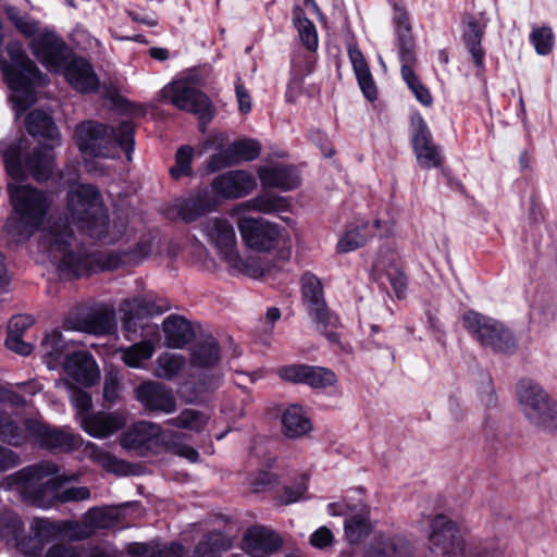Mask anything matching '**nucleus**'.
Returning a JSON list of instances; mask_svg holds the SVG:
<instances>
[{"label":"nucleus","instance_id":"20","mask_svg":"<svg viewBox=\"0 0 557 557\" xmlns=\"http://www.w3.org/2000/svg\"><path fill=\"white\" fill-rule=\"evenodd\" d=\"M257 186L255 177L242 170L218 175L211 183L213 193L223 199H239L249 195Z\"/></svg>","mask_w":557,"mask_h":557},{"label":"nucleus","instance_id":"37","mask_svg":"<svg viewBox=\"0 0 557 557\" xmlns=\"http://www.w3.org/2000/svg\"><path fill=\"white\" fill-rule=\"evenodd\" d=\"M233 545L231 537L220 531L205 534L194 548L193 557H220Z\"/></svg>","mask_w":557,"mask_h":557},{"label":"nucleus","instance_id":"33","mask_svg":"<svg viewBox=\"0 0 557 557\" xmlns=\"http://www.w3.org/2000/svg\"><path fill=\"white\" fill-rule=\"evenodd\" d=\"M115 327V313L109 308H98L77 320V330L90 334H110Z\"/></svg>","mask_w":557,"mask_h":557},{"label":"nucleus","instance_id":"29","mask_svg":"<svg viewBox=\"0 0 557 557\" xmlns=\"http://www.w3.org/2000/svg\"><path fill=\"white\" fill-rule=\"evenodd\" d=\"M258 176L263 187L290 190L300 185V177L292 165L262 166L258 170Z\"/></svg>","mask_w":557,"mask_h":557},{"label":"nucleus","instance_id":"5","mask_svg":"<svg viewBox=\"0 0 557 557\" xmlns=\"http://www.w3.org/2000/svg\"><path fill=\"white\" fill-rule=\"evenodd\" d=\"M0 69L4 79L12 90V102L20 116L35 101L34 87L48 83L36 64L26 55L18 41H12L7 47V55L0 53Z\"/></svg>","mask_w":557,"mask_h":557},{"label":"nucleus","instance_id":"23","mask_svg":"<svg viewBox=\"0 0 557 557\" xmlns=\"http://www.w3.org/2000/svg\"><path fill=\"white\" fill-rule=\"evenodd\" d=\"M282 544V539L274 531L264 527H253L245 532L242 548L250 557H270Z\"/></svg>","mask_w":557,"mask_h":557},{"label":"nucleus","instance_id":"21","mask_svg":"<svg viewBox=\"0 0 557 557\" xmlns=\"http://www.w3.org/2000/svg\"><path fill=\"white\" fill-rule=\"evenodd\" d=\"M261 147L252 139L239 140L231 144L224 150L213 154L208 161L209 172H216L239 161H251L258 158Z\"/></svg>","mask_w":557,"mask_h":557},{"label":"nucleus","instance_id":"59","mask_svg":"<svg viewBox=\"0 0 557 557\" xmlns=\"http://www.w3.org/2000/svg\"><path fill=\"white\" fill-rule=\"evenodd\" d=\"M22 335L17 333H8L5 339V346L9 350H12L22 356H28L33 351V345L22 339Z\"/></svg>","mask_w":557,"mask_h":557},{"label":"nucleus","instance_id":"13","mask_svg":"<svg viewBox=\"0 0 557 557\" xmlns=\"http://www.w3.org/2000/svg\"><path fill=\"white\" fill-rule=\"evenodd\" d=\"M237 227L246 246L256 251H270L284 238V230L278 224L262 218H239Z\"/></svg>","mask_w":557,"mask_h":557},{"label":"nucleus","instance_id":"54","mask_svg":"<svg viewBox=\"0 0 557 557\" xmlns=\"http://www.w3.org/2000/svg\"><path fill=\"white\" fill-rule=\"evenodd\" d=\"M193 154L194 150L190 146H182L178 148L175 154V164L170 169V174L173 178L178 180L191 173L190 163Z\"/></svg>","mask_w":557,"mask_h":557},{"label":"nucleus","instance_id":"43","mask_svg":"<svg viewBox=\"0 0 557 557\" xmlns=\"http://www.w3.org/2000/svg\"><path fill=\"white\" fill-rule=\"evenodd\" d=\"M209 422V416L196 409H184L176 417L168 419L165 423L170 426L188 430L190 432H202Z\"/></svg>","mask_w":557,"mask_h":557},{"label":"nucleus","instance_id":"8","mask_svg":"<svg viewBox=\"0 0 557 557\" xmlns=\"http://www.w3.org/2000/svg\"><path fill=\"white\" fill-rule=\"evenodd\" d=\"M467 331L483 346L498 354H513L518 342L503 323L475 311L463 314Z\"/></svg>","mask_w":557,"mask_h":557},{"label":"nucleus","instance_id":"25","mask_svg":"<svg viewBox=\"0 0 557 557\" xmlns=\"http://www.w3.org/2000/svg\"><path fill=\"white\" fill-rule=\"evenodd\" d=\"M60 533V528L49 519L35 518L29 533L20 542V550L28 556H38L45 545Z\"/></svg>","mask_w":557,"mask_h":557},{"label":"nucleus","instance_id":"35","mask_svg":"<svg viewBox=\"0 0 557 557\" xmlns=\"http://www.w3.org/2000/svg\"><path fill=\"white\" fill-rule=\"evenodd\" d=\"M26 131L34 137L47 138L57 144L60 143L59 131L52 117L41 110H33L25 120Z\"/></svg>","mask_w":557,"mask_h":557},{"label":"nucleus","instance_id":"44","mask_svg":"<svg viewBox=\"0 0 557 557\" xmlns=\"http://www.w3.org/2000/svg\"><path fill=\"white\" fill-rule=\"evenodd\" d=\"M186 366V358L174 352H162L156 359L154 375L164 380L174 379Z\"/></svg>","mask_w":557,"mask_h":557},{"label":"nucleus","instance_id":"18","mask_svg":"<svg viewBox=\"0 0 557 557\" xmlns=\"http://www.w3.org/2000/svg\"><path fill=\"white\" fill-rule=\"evenodd\" d=\"M164 432L159 424L140 421L121 435L120 444L127 450L145 455L156 445H163Z\"/></svg>","mask_w":557,"mask_h":557},{"label":"nucleus","instance_id":"57","mask_svg":"<svg viewBox=\"0 0 557 557\" xmlns=\"http://www.w3.org/2000/svg\"><path fill=\"white\" fill-rule=\"evenodd\" d=\"M307 475L301 474L300 481L296 484L295 487H285L283 494L278 498L280 504L288 505L299 500L304 493L307 491Z\"/></svg>","mask_w":557,"mask_h":557},{"label":"nucleus","instance_id":"50","mask_svg":"<svg viewBox=\"0 0 557 557\" xmlns=\"http://www.w3.org/2000/svg\"><path fill=\"white\" fill-rule=\"evenodd\" d=\"M371 531V523L367 516L355 515L345 522V534L349 543H358Z\"/></svg>","mask_w":557,"mask_h":557},{"label":"nucleus","instance_id":"46","mask_svg":"<svg viewBox=\"0 0 557 557\" xmlns=\"http://www.w3.org/2000/svg\"><path fill=\"white\" fill-rule=\"evenodd\" d=\"M67 348V343L63 338L62 334L54 330L48 333L41 342V350L47 360V364L50 369L55 367L58 359L63 355Z\"/></svg>","mask_w":557,"mask_h":557},{"label":"nucleus","instance_id":"41","mask_svg":"<svg viewBox=\"0 0 557 557\" xmlns=\"http://www.w3.org/2000/svg\"><path fill=\"white\" fill-rule=\"evenodd\" d=\"M25 536L21 517L12 510H3L0 513V537L8 544H13L20 550V542Z\"/></svg>","mask_w":557,"mask_h":557},{"label":"nucleus","instance_id":"49","mask_svg":"<svg viewBox=\"0 0 557 557\" xmlns=\"http://www.w3.org/2000/svg\"><path fill=\"white\" fill-rule=\"evenodd\" d=\"M180 434L175 432L165 431L163 434V446L165 449L174 455L184 457L189 461H198L199 453L191 446L180 443Z\"/></svg>","mask_w":557,"mask_h":557},{"label":"nucleus","instance_id":"16","mask_svg":"<svg viewBox=\"0 0 557 557\" xmlns=\"http://www.w3.org/2000/svg\"><path fill=\"white\" fill-rule=\"evenodd\" d=\"M276 373L283 381L294 384H307L312 388L333 386L337 381L335 373L330 369L308 364L280 367Z\"/></svg>","mask_w":557,"mask_h":557},{"label":"nucleus","instance_id":"51","mask_svg":"<svg viewBox=\"0 0 557 557\" xmlns=\"http://www.w3.org/2000/svg\"><path fill=\"white\" fill-rule=\"evenodd\" d=\"M55 387H63L69 391H72V403L74 407L77 409L81 419L83 416L88 414L87 412L91 408V397L87 392L82 389H77L73 387V384L67 379H59L54 382Z\"/></svg>","mask_w":557,"mask_h":557},{"label":"nucleus","instance_id":"2","mask_svg":"<svg viewBox=\"0 0 557 557\" xmlns=\"http://www.w3.org/2000/svg\"><path fill=\"white\" fill-rule=\"evenodd\" d=\"M58 472L59 467L54 462L40 461L2 478L0 488H15L24 502L42 509H48L55 503L83 502L90 498V490L87 486L62 490V478H54Z\"/></svg>","mask_w":557,"mask_h":557},{"label":"nucleus","instance_id":"45","mask_svg":"<svg viewBox=\"0 0 557 557\" xmlns=\"http://www.w3.org/2000/svg\"><path fill=\"white\" fill-rule=\"evenodd\" d=\"M3 10L9 21L22 35H50L47 32H42L39 22L32 16L27 14L22 15L17 8L7 4L3 7Z\"/></svg>","mask_w":557,"mask_h":557},{"label":"nucleus","instance_id":"27","mask_svg":"<svg viewBox=\"0 0 557 557\" xmlns=\"http://www.w3.org/2000/svg\"><path fill=\"white\" fill-rule=\"evenodd\" d=\"M413 545L403 536L379 535L373 539L362 557H412Z\"/></svg>","mask_w":557,"mask_h":557},{"label":"nucleus","instance_id":"15","mask_svg":"<svg viewBox=\"0 0 557 557\" xmlns=\"http://www.w3.org/2000/svg\"><path fill=\"white\" fill-rule=\"evenodd\" d=\"M201 232L225 262L235 260V252L238 250L237 237L227 219L209 218L201 223Z\"/></svg>","mask_w":557,"mask_h":557},{"label":"nucleus","instance_id":"32","mask_svg":"<svg viewBox=\"0 0 557 557\" xmlns=\"http://www.w3.org/2000/svg\"><path fill=\"white\" fill-rule=\"evenodd\" d=\"M221 359V349L218 341L211 336H205L197 341L190 350V366L199 369H212Z\"/></svg>","mask_w":557,"mask_h":557},{"label":"nucleus","instance_id":"62","mask_svg":"<svg viewBox=\"0 0 557 557\" xmlns=\"http://www.w3.org/2000/svg\"><path fill=\"white\" fill-rule=\"evenodd\" d=\"M20 463V456L15 451L0 445V473L12 469Z\"/></svg>","mask_w":557,"mask_h":557},{"label":"nucleus","instance_id":"36","mask_svg":"<svg viewBox=\"0 0 557 557\" xmlns=\"http://www.w3.org/2000/svg\"><path fill=\"white\" fill-rule=\"evenodd\" d=\"M126 230L127 223L124 219L119 218L110 223L106 213L97 224L90 226L88 235L104 244H114L123 238Z\"/></svg>","mask_w":557,"mask_h":557},{"label":"nucleus","instance_id":"52","mask_svg":"<svg viewBox=\"0 0 557 557\" xmlns=\"http://www.w3.org/2000/svg\"><path fill=\"white\" fill-rule=\"evenodd\" d=\"M257 212L264 214H272L280 211H285L288 208L286 198L278 196L271 191H265L256 196Z\"/></svg>","mask_w":557,"mask_h":557},{"label":"nucleus","instance_id":"47","mask_svg":"<svg viewBox=\"0 0 557 557\" xmlns=\"http://www.w3.org/2000/svg\"><path fill=\"white\" fill-rule=\"evenodd\" d=\"M226 262L232 269L252 278L262 277L269 271L268 263L261 258L250 257L243 260L238 250L235 252V260Z\"/></svg>","mask_w":557,"mask_h":557},{"label":"nucleus","instance_id":"6","mask_svg":"<svg viewBox=\"0 0 557 557\" xmlns=\"http://www.w3.org/2000/svg\"><path fill=\"white\" fill-rule=\"evenodd\" d=\"M134 132L135 126L131 121L122 122L117 132L112 126L96 121H84L76 125L74 137L79 151L85 154L115 158L119 156V148H122L131 160L135 145Z\"/></svg>","mask_w":557,"mask_h":557},{"label":"nucleus","instance_id":"1","mask_svg":"<svg viewBox=\"0 0 557 557\" xmlns=\"http://www.w3.org/2000/svg\"><path fill=\"white\" fill-rule=\"evenodd\" d=\"M75 240L73 230L64 221H58L44 230L39 247L57 263L61 277L77 278L101 271L115 270L122 265H137L147 258L158 255L160 236L147 233L127 249L103 253H74L70 250Z\"/></svg>","mask_w":557,"mask_h":557},{"label":"nucleus","instance_id":"4","mask_svg":"<svg viewBox=\"0 0 557 557\" xmlns=\"http://www.w3.org/2000/svg\"><path fill=\"white\" fill-rule=\"evenodd\" d=\"M13 208L4 231L16 243L28 240L42 226L51 206L49 196L29 185L7 186Z\"/></svg>","mask_w":557,"mask_h":557},{"label":"nucleus","instance_id":"19","mask_svg":"<svg viewBox=\"0 0 557 557\" xmlns=\"http://www.w3.org/2000/svg\"><path fill=\"white\" fill-rule=\"evenodd\" d=\"M136 399L149 411L165 414L176 410V398L173 391L166 385L148 381L135 388Z\"/></svg>","mask_w":557,"mask_h":557},{"label":"nucleus","instance_id":"17","mask_svg":"<svg viewBox=\"0 0 557 557\" xmlns=\"http://www.w3.org/2000/svg\"><path fill=\"white\" fill-rule=\"evenodd\" d=\"M412 148L418 164L423 169L438 168L443 163L440 148L433 143L432 134L421 115L411 121Z\"/></svg>","mask_w":557,"mask_h":557},{"label":"nucleus","instance_id":"3","mask_svg":"<svg viewBox=\"0 0 557 557\" xmlns=\"http://www.w3.org/2000/svg\"><path fill=\"white\" fill-rule=\"evenodd\" d=\"M30 48L49 70L62 69L66 82L78 92L91 94L100 88V79L92 65L86 59L74 55L60 37H33Z\"/></svg>","mask_w":557,"mask_h":557},{"label":"nucleus","instance_id":"55","mask_svg":"<svg viewBox=\"0 0 557 557\" xmlns=\"http://www.w3.org/2000/svg\"><path fill=\"white\" fill-rule=\"evenodd\" d=\"M87 523L96 529H109L116 522L115 513L108 508L95 507L86 512Z\"/></svg>","mask_w":557,"mask_h":557},{"label":"nucleus","instance_id":"60","mask_svg":"<svg viewBox=\"0 0 557 557\" xmlns=\"http://www.w3.org/2000/svg\"><path fill=\"white\" fill-rule=\"evenodd\" d=\"M277 484V476L274 473L262 471L252 480L251 486L255 492H262Z\"/></svg>","mask_w":557,"mask_h":557},{"label":"nucleus","instance_id":"9","mask_svg":"<svg viewBox=\"0 0 557 557\" xmlns=\"http://www.w3.org/2000/svg\"><path fill=\"white\" fill-rule=\"evenodd\" d=\"M428 546L432 554L442 557H462L469 537L460 525L444 513L428 518Z\"/></svg>","mask_w":557,"mask_h":557},{"label":"nucleus","instance_id":"40","mask_svg":"<svg viewBox=\"0 0 557 557\" xmlns=\"http://www.w3.org/2000/svg\"><path fill=\"white\" fill-rule=\"evenodd\" d=\"M156 351V345L151 339H145L128 347L119 348L121 360L129 368L139 369Z\"/></svg>","mask_w":557,"mask_h":557},{"label":"nucleus","instance_id":"31","mask_svg":"<svg viewBox=\"0 0 557 557\" xmlns=\"http://www.w3.org/2000/svg\"><path fill=\"white\" fill-rule=\"evenodd\" d=\"M218 200L208 190H198L178 205V214L186 222H193L198 218L215 210Z\"/></svg>","mask_w":557,"mask_h":557},{"label":"nucleus","instance_id":"28","mask_svg":"<svg viewBox=\"0 0 557 557\" xmlns=\"http://www.w3.org/2000/svg\"><path fill=\"white\" fill-rule=\"evenodd\" d=\"M162 331L164 334V346L173 349H183L196 336L191 323L178 314L166 317L162 323Z\"/></svg>","mask_w":557,"mask_h":557},{"label":"nucleus","instance_id":"24","mask_svg":"<svg viewBox=\"0 0 557 557\" xmlns=\"http://www.w3.org/2000/svg\"><path fill=\"white\" fill-rule=\"evenodd\" d=\"M65 373L84 386H91L100 379L99 368L87 351H77L69 355L63 363Z\"/></svg>","mask_w":557,"mask_h":557},{"label":"nucleus","instance_id":"12","mask_svg":"<svg viewBox=\"0 0 557 557\" xmlns=\"http://www.w3.org/2000/svg\"><path fill=\"white\" fill-rule=\"evenodd\" d=\"M67 207L73 221L87 233L106 214L101 196L92 185H81L69 193Z\"/></svg>","mask_w":557,"mask_h":557},{"label":"nucleus","instance_id":"56","mask_svg":"<svg viewBox=\"0 0 557 557\" xmlns=\"http://www.w3.org/2000/svg\"><path fill=\"white\" fill-rule=\"evenodd\" d=\"M185 548L176 542L161 543L153 541L152 557H183Z\"/></svg>","mask_w":557,"mask_h":557},{"label":"nucleus","instance_id":"64","mask_svg":"<svg viewBox=\"0 0 557 557\" xmlns=\"http://www.w3.org/2000/svg\"><path fill=\"white\" fill-rule=\"evenodd\" d=\"M46 557H83L81 550L74 546L57 544L51 546Z\"/></svg>","mask_w":557,"mask_h":557},{"label":"nucleus","instance_id":"53","mask_svg":"<svg viewBox=\"0 0 557 557\" xmlns=\"http://www.w3.org/2000/svg\"><path fill=\"white\" fill-rule=\"evenodd\" d=\"M502 554L497 545L469 537L462 557H500Z\"/></svg>","mask_w":557,"mask_h":557},{"label":"nucleus","instance_id":"63","mask_svg":"<svg viewBox=\"0 0 557 557\" xmlns=\"http://www.w3.org/2000/svg\"><path fill=\"white\" fill-rule=\"evenodd\" d=\"M33 323L34 320L29 315H15L9 322L8 333H17L18 335L23 336L24 332L27 331L33 325Z\"/></svg>","mask_w":557,"mask_h":557},{"label":"nucleus","instance_id":"34","mask_svg":"<svg viewBox=\"0 0 557 557\" xmlns=\"http://www.w3.org/2000/svg\"><path fill=\"white\" fill-rule=\"evenodd\" d=\"M26 168L37 182H46L54 169L52 146H40L33 150L26 161Z\"/></svg>","mask_w":557,"mask_h":557},{"label":"nucleus","instance_id":"48","mask_svg":"<svg viewBox=\"0 0 557 557\" xmlns=\"http://www.w3.org/2000/svg\"><path fill=\"white\" fill-rule=\"evenodd\" d=\"M367 225L363 224L361 226H357L350 231H348L337 243V251L342 253H346L352 250H356L369 240L371 237L367 232Z\"/></svg>","mask_w":557,"mask_h":557},{"label":"nucleus","instance_id":"7","mask_svg":"<svg viewBox=\"0 0 557 557\" xmlns=\"http://www.w3.org/2000/svg\"><path fill=\"white\" fill-rule=\"evenodd\" d=\"M519 406L531 424L557 433V403L531 379H521L517 384Z\"/></svg>","mask_w":557,"mask_h":557},{"label":"nucleus","instance_id":"11","mask_svg":"<svg viewBox=\"0 0 557 557\" xmlns=\"http://www.w3.org/2000/svg\"><path fill=\"white\" fill-rule=\"evenodd\" d=\"M162 95L177 109L195 114L201 126L213 117V107L210 99L197 88L191 77L170 83L163 88Z\"/></svg>","mask_w":557,"mask_h":557},{"label":"nucleus","instance_id":"30","mask_svg":"<svg viewBox=\"0 0 557 557\" xmlns=\"http://www.w3.org/2000/svg\"><path fill=\"white\" fill-rule=\"evenodd\" d=\"M125 424L124 418L119 413H107L99 411L92 414H85L81 425L85 432L94 437H107L121 430Z\"/></svg>","mask_w":557,"mask_h":557},{"label":"nucleus","instance_id":"22","mask_svg":"<svg viewBox=\"0 0 557 557\" xmlns=\"http://www.w3.org/2000/svg\"><path fill=\"white\" fill-rule=\"evenodd\" d=\"M375 268L386 277L396 297L398 299L405 298L408 276L404 270L399 253L392 248L382 249Z\"/></svg>","mask_w":557,"mask_h":557},{"label":"nucleus","instance_id":"39","mask_svg":"<svg viewBox=\"0 0 557 557\" xmlns=\"http://www.w3.org/2000/svg\"><path fill=\"white\" fill-rule=\"evenodd\" d=\"M0 441L12 446H22L26 442H30L27 419L20 425L12 416L0 412Z\"/></svg>","mask_w":557,"mask_h":557},{"label":"nucleus","instance_id":"61","mask_svg":"<svg viewBox=\"0 0 557 557\" xmlns=\"http://www.w3.org/2000/svg\"><path fill=\"white\" fill-rule=\"evenodd\" d=\"M334 536L332 531L326 527H321L310 536V544L315 548L322 549L331 545Z\"/></svg>","mask_w":557,"mask_h":557},{"label":"nucleus","instance_id":"42","mask_svg":"<svg viewBox=\"0 0 557 557\" xmlns=\"http://www.w3.org/2000/svg\"><path fill=\"white\" fill-rule=\"evenodd\" d=\"M90 459L109 472L116 475H128L133 473L132 466L125 460L119 459L107 450L95 444L89 446Z\"/></svg>","mask_w":557,"mask_h":557},{"label":"nucleus","instance_id":"58","mask_svg":"<svg viewBox=\"0 0 557 557\" xmlns=\"http://www.w3.org/2000/svg\"><path fill=\"white\" fill-rule=\"evenodd\" d=\"M4 166L7 173L16 180H22L24 176V170L22 168L18 153L14 150L7 151L3 156Z\"/></svg>","mask_w":557,"mask_h":557},{"label":"nucleus","instance_id":"26","mask_svg":"<svg viewBox=\"0 0 557 557\" xmlns=\"http://www.w3.org/2000/svg\"><path fill=\"white\" fill-rule=\"evenodd\" d=\"M166 309V306L157 304L154 300L147 297L125 299L120 307L123 313V327L128 332H136L137 319L145 315H158L163 313Z\"/></svg>","mask_w":557,"mask_h":557},{"label":"nucleus","instance_id":"38","mask_svg":"<svg viewBox=\"0 0 557 557\" xmlns=\"http://www.w3.org/2000/svg\"><path fill=\"white\" fill-rule=\"evenodd\" d=\"M283 433L290 438L300 437L311 430V422L302 407L289 406L282 416Z\"/></svg>","mask_w":557,"mask_h":557},{"label":"nucleus","instance_id":"10","mask_svg":"<svg viewBox=\"0 0 557 557\" xmlns=\"http://www.w3.org/2000/svg\"><path fill=\"white\" fill-rule=\"evenodd\" d=\"M301 293L304 304L309 315L315 323L317 329L323 333L332 343H337L339 336L334 331L341 326L339 318L329 309L324 299V292L321 281L311 273H305L301 277Z\"/></svg>","mask_w":557,"mask_h":557},{"label":"nucleus","instance_id":"14","mask_svg":"<svg viewBox=\"0 0 557 557\" xmlns=\"http://www.w3.org/2000/svg\"><path fill=\"white\" fill-rule=\"evenodd\" d=\"M27 430L32 443L51 451L69 453L81 447L83 443L78 434L36 419H27Z\"/></svg>","mask_w":557,"mask_h":557}]
</instances>
